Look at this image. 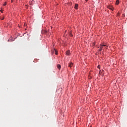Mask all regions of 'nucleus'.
Returning <instances> with one entry per match:
<instances>
[{"instance_id": "dca6fc26", "label": "nucleus", "mask_w": 127, "mask_h": 127, "mask_svg": "<svg viewBox=\"0 0 127 127\" xmlns=\"http://www.w3.org/2000/svg\"><path fill=\"white\" fill-rule=\"evenodd\" d=\"M25 25H26V24H24Z\"/></svg>"}, {"instance_id": "4468645a", "label": "nucleus", "mask_w": 127, "mask_h": 127, "mask_svg": "<svg viewBox=\"0 0 127 127\" xmlns=\"http://www.w3.org/2000/svg\"><path fill=\"white\" fill-rule=\"evenodd\" d=\"M88 0H85V1H87Z\"/></svg>"}, {"instance_id": "1a4fd4ad", "label": "nucleus", "mask_w": 127, "mask_h": 127, "mask_svg": "<svg viewBox=\"0 0 127 127\" xmlns=\"http://www.w3.org/2000/svg\"><path fill=\"white\" fill-rule=\"evenodd\" d=\"M4 6L6 5V2H5L3 4Z\"/></svg>"}, {"instance_id": "39448f33", "label": "nucleus", "mask_w": 127, "mask_h": 127, "mask_svg": "<svg viewBox=\"0 0 127 127\" xmlns=\"http://www.w3.org/2000/svg\"><path fill=\"white\" fill-rule=\"evenodd\" d=\"M54 52H56V55H58V51H57V50L54 49Z\"/></svg>"}, {"instance_id": "f257e3e1", "label": "nucleus", "mask_w": 127, "mask_h": 127, "mask_svg": "<svg viewBox=\"0 0 127 127\" xmlns=\"http://www.w3.org/2000/svg\"><path fill=\"white\" fill-rule=\"evenodd\" d=\"M103 47L108 48V45H100V47H98V48H100V51H102Z\"/></svg>"}, {"instance_id": "f03ea898", "label": "nucleus", "mask_w": 127, "mask_h": 127, "mask_svg": "<svg viewBox=\"0 0 127 127\" xmlns=\"http://www.w3.org/2000/svg\"><path fill=\"white\" fill-rule=\"evenodd\" d=\"M108 9L113 11L114 8L112 6H108Z\"/></svg>"}, {"instance_id": "ddd939ff", "label": "nucleus", "mask_w": 127, "mask_h": 127, "mask_svg": "<svg viewBox=\"0 0 127 127\" xmlns=\"http://www.w3.org/2000/svg\"><path fill=\"white\" fill-rule=\"evenodd\" d=\"M1 20H4V18H1Z\"/></svg>"}, {"instance_id": "f8f14e48", "label": "nucleus", "mask_w": 127, "mask_h": 127, "mask_svg": "<svg viewBox=\"0 0 127 127\" xmlns=\"http://www.w3.org/2000/svg\"><path fill=\"white\" fill-rule=\"evenodd\" d=\"M108 48V47H105V49H107V48Z\"/></svg>"}, {"instance_id": "9b49d317", "label": "nucleus", "mask_w": 127, "mask_h": 127, "mask_svg": "<svg viewBox=\"0 0 127 127\" xmlns=\"http://www.w3.org/2000/svg\"><path fill=\"white\" fill-rule=\"evenodd\" d=\"M97 68H100V65L97 66Z\"/></svg>"}, {"instance_id": "20e7f679", "label": "nucleus", "mask_w": 127, "mask_h": 127, "mask_svg": "<svg viewBox=\"0 0 127 127\" xmlns=\"http://www.w3.org/2000/svg\"><path fill=\"white\" fill-rule=\"evenodd\" d=\"M69 54H70V51H66V55L69 56Z\"/></svg>"}, {"instance_id": "2eb2a0df", "label": "nucleus", "mask_w": 127, "mask_h": 127, "mask_svg": "<svg viewBox=\"0 0 127 127\" xmlns=\"http://www.w3.org/2000/svg\"><path fill=\"white\" fill-rule=\"evenodd\" d=\"M11 1H12V0H11Z\"/></svg>"}, {"instance_id": "423d86ee", "label": "nucleus", "mask_w": 127, "mask_h": 127, "mask_svg": "<svg viewBox=\"0 0 127 127\" xmlns=\"http://www.w3.org/2000/svg\"><path fill=\"white\" fill-rule=\"evenodd\" d=\"M77 6H78L77 4H75V6H74L75 9H77Z\"/></svg>"}, {"instance_id": "0eeeda50", "label": "nucleus", "mask_w": 127, "mask_h": 127, "mask_svg": "<svg viewBox=\"0 0 127 127\" xmlns=\"http://www.w3.org/2000/svg\"><path fill=\"white\" fill-rule=\"evenodd\" d=\"M119 4V0H117V1H116V4L118 5Z\"/></svg>"}, {"instance_id": "7ed1b4c3", "label": "nucleus", "mask_w": 127, "mask_h": 127, "mask_svg": "<svg viewBox=\"0 0 127 127\" xmlns=\"http://www.w3.org/2000/svg\"><path fill=\"white\" fill-rule=\"evenodd\" d=\"M72 63H69L68 67L71 68V67H72Z\"/></svg>"}, {"instance_id": "9d476101", "label": "nucleus", "mask_w": 127, "mask_h": 127, "mask_svg": "<svg viewBox=\"0 0 127 127\" xmlns=\"http://www.w3.org/2000/svg\"><path fill=\"white\" fill-rule=\"evenodd\" d=\"M69 35H70V36H71V37L72 36V35H71V33H69Z\"/></svg>"}, {"instance_id": "6e6552de", "label": "nucleus", "mask_w": 127, "mask_h": 127, "mask_svg": "<svg viewBox=\"0 0 127 127\" xmlns=\"http://www.w3.org/2000/svg\"><path fill=\"white\" fill-rule=\"evenodd\" d=\"M57 68H58L59 69H60V64L57 65Z\"/></svg>"}]
</instances>
